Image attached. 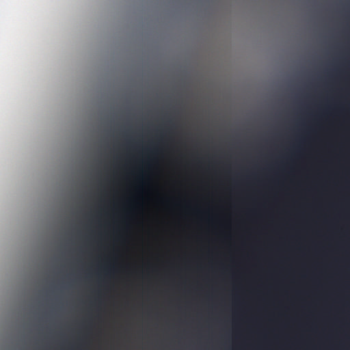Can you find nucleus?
<instances>
[{
  "label": "nucleus",
  "mask_w": 350,
  "mask_h": 350,
  "mask_svg": "<svg viewBox=\"0 0 350 350\" xmlns=\"http://www.w3.org/2000/svg\"><path fill=\"white\" fill-rule=\"evenodd\" d=\"M328 77V55L325 54L322 61L317 59L312 68L305 73L308 85L304 88H329L327 83ZM342 88H350L343 86Z\"/></svg>",
  "instance_id": "obj_1"
},
{
  "label": "nucleus",
  "mask_w": 350,
  "mask_h": 350,
  "mask_svg": "<svg viewBox=\"0 0 350 350\" xmlns=\"http://www.w3.org/2000/svg\"><path fill=\"white\" fill-rule=\"evenodd\" d=\"M350 70V64L347 62L335 66L332 69V72L336 75H342Z\"/></svg>",
  "instance_id": "obj_2"
},
{
  "label": "nucleus",
  "mask_w": 350,
  "mask_h": 350,
  "mask_svg": "<svg viewBox=\"0 0 350 350\" xmlns=\"http://www.w3.org/2000/svg\"><path fill=\"white\" fill-rule=\"evenodd\" d=\"M323 91L324 95V106H323V118L324 122H327L328 120V101H327V95H328V88L326 89H320ZM347 90V89H332V90ZM331 90V89H329Z\"/></svg>",
  "instance_id": "obj_3"
}]
</instances>
